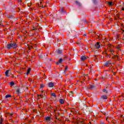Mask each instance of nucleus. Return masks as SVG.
Instances as JSON below:
<instances>
[{"mask_svg":"<svg viewBox=\"0 0 124 124\" xmlns=\"http://www.w3.org/2000/svg\"><path fill=\"white\" fill-rule=\"evenodd\" d=\"M8 97H11V95H10V94H7L5 96V98H8Z\"/></svg>","mask_w":124,"mask_h":124,"instance_id":"obj_23","label":"nucleus"},{"mask_svg":"<svg viewBox=\"0 0 124 124\" xmlns=\"http://www.w3.org/2000/svg\"><path fill=\"white\" fill-rule=\"evenodd\" d=\"M51 95L54 96V97H57V95L55 93H51Z\"/></svg>","mask_w":124,"mask_h":124,"instance_id":"obj_20","label":"nucleus"},{"mask_svg":"<svg viewBox=\"0 0 124 124\" xmlns=\"http://www.w3.org/2000/svg\"><path fill=\"white\" fill-rule=\"evenodd\" d=\"M67 69H68V68H67V66L66 67V68H65V70H64V72L65 73V71L67 70Z\"/></svg>","mask_w":124,"mask_h":124,"instance_id":"obj_30","label":"nucleus"},{"mask_svg":"<svg viewBox=\"0 0 124 124\" xmlns=\"http://www.w3.org/2000/svg\"><path fill=\"white\" fill-rule=\"evenodd\" d=\"M31 68H29L28 70H27V73L26 74L27 75H29V74L30 73V72H31Z\"/></svg>","mask_w":124,"mask_h":124,"instance_id":"obj_19","label":"nucleus"},{"mask_svg":"<svg viewBox=\"0 0 124 124\" xmlns=\"http://www.w3.org/2000/svg\"><path fill=\"white\" fill-rule=\"evenodd\" d=\"M0 26H1L2 27H3V24L2 23H0Z\"/></svg>","mask_w":124,"mask_h":124,"instance_id":"obj_37","label":"nucleus"},{"mask_svg":"<svg viewBox=\"0 0 124 124\" xmlns=\"http://www.w3.org/2000/svg\"><path fill=\"white\" fill-rule=\"evenodd\" d=\"M12 48V44H9L7 45V48L8 49H10Z\"/></svg>","mask_w":124,"mask_h":124,"instance_id":"obj_6","label":"nucleus"},{"mask_svg":"<svg viewBox=\"0 0 124 124\" xmlns=\"http://www.w3.org/2000/svg\"><path fill=\"white\" fill-rule=\"evenodd\" d=\"M59 102L61 104H63L64 103V100L62 99H60L59 100Z\"/></svg>","mask_w":124,"mask_h":124,"instance_id":"obj_13","label":"nucleus"},{"mask_svg":"<svg viewBox=\"0 0 124 124\" xmlns=\"http://www.w3.org/2000/svg\"><path fill=\"white\" fill-rule=\"evenodd\" d=\"M18 1H19V2H21L22 1V0H18Z\"/></svg>","mask_w":124,"mask_h":124,"instance_id":"obj_38","label":"nucleus"},{"mask_svg":"<svg viewBox=\"0 0 124 124\" xmlns=\"http://www.w3.org/2000/svg\"><path fill=\"white\" fill-rule=\"evenodd\" d=\"M111 63H112V61H111V60H109L105 63V65H106V66H108V64H111Z\"/></svg>","mask_w":124,"mask_h":124,"instance_id":"obj_4","label":"nucleus"},{"mask_svg":"<svg viewBox=\"0 0 124 124\" xmlns=\"http://www.w3.org/2000/svg\"><path fill=\"white\" fill-rule=\"evenodd\" d=\"M95 81H97V79H95Z\"/></svg>","mask_w":124,"mask_h":124,"instance_id":"obj_49","label":"nucleus"},{"mask_svg":"<svg viewBox=\"0 0 124 124\" xmlns=\"http://www.w3.org/2000/svg\"><path fill=\"white\" fill-rule=\"evenodd\" d=\"M33 31H37V29L33 27Z\"/></svg>","mask_w":124,"mask_h":124,"instance_id":"obj_32","label":"nucleus"},{"mask_svg":"<svg viewBox=\"0 0 124 124\" xmlns=\"http://www.w3.org/2000/svg\"><path fill=\"white\" fill-rule=\"evenodd\" d=\"M95 88V86L93 85H91L89 89H90V90H93V89H94Z\"/></svg>","mask_w":124,"mask_h":124,"instance_id":"obj_12","label":"nucleus"},{"mask_svg":"<svg viewBox=\"0 0 124 124\" xmlns=\"http://www.w3.org/2000/svg\"><path fill=\"white\" fill-rule=\"evenodd\" d=\"M2 119H1V120L0 121V124H2Z\"/></svg>","mask_w":124,"mask_h":124,"instance_id":"obj_34","label":"nucleus"},{"mask_svg":"<svg viewBox=\"0 0 124 124\" xmlns=\"http://www.w3.org/2000/svg\"><path fill=\"white\" fill-rule=\"evenodd\" d=\"M90 70H91V71H92V70H93V68L92 67L90 68Z\"/></svg>","mask_w":124,"mask_h":124,"instance_id":"obj_40","label":"nucleus"},{"mask_svg":"<svg viewBox=\"0 0 124 124\" xmlns=\"http://www.w3.org/2000/svg\"><path fill=\"white\" fill-rule=\"evenodd\" d=\"M69 95H71V96H73V94L72 92H70V93H69Z\"/></svg>","mask_w":124,"mask_h":124,"instance_id":"obj_31","label":"nucleus"},{"mask_svg":"<svg viewBox=\"0 0 124 124\" xmlns=\"http://www.w3.org/2000/svg\"><path fill=\"white\" fill-rule=\"evenodd\" d=\"M92 0L94 4H96V3H97V0Z\"/></svg>","mask_w":124,"mask_h":124,"instance_id":"obj_24","label":"nucleus"},{"mask_svg":"<svg viewBox=\"0 0 124 124\" xmlns=\"http://www.w3.org/2000/svg\"><path fill=\"white\" fill-rule=\"evenodd\" d=\"M112 59H118V56L117 55H114V56L112 57Z\"/></svg>","mask_w":124,"mask_h":124,"instance_id":"obj_27","label":"nucleus"},{"mask_svg":"<svg viewBox=\"0 0 124 124\" xmlns=\"http://www.w3.org/2000/svg\"><path fill=\"white\" fill-rule=\"evenodd\" d=\"M110 52L111 53V54H113V50H110Z\"/></svg>","mask_w":124,"mask_h":124,"instance_id":"obj_39","label":"nucleus"},{"mask_svg":"<svg viewBox=\"0 0 124 124\" xmlns=\"http://www.w3.org/2000/svg\"><path fill=\"white\" fill-rule=\"evenodd\" d=\"M55 53L57 55H62V51L60 49L56 50Z\"/></svg>","mask_w":124,"mask_h":124,"instance_id":"obj_2","label":"nucleus"},{"mask_svg":"<svg viewBox=\"0 0 124 124\" xmlns=\"http://www.w3.org/2000/svg\"><path fill=\"white\" fill-rule=\"evenodd\" d=\"M44 88V85L43 84H41V85H40V88H41V89H42V88Z\"/></svg>","mask_w":124,"mask_h":124,"instance_id":"obj_28","label":"nucleus"},{"mask_svg":"<svg viewBox=\"0 0 124 124\" xmlns=\"http://www.w3.org/2000/svg\"><path fill=\"white\" fill-rule=\"evenodd\" d=\"M108 5H109L110 6H112V5H113V2H109L108 3Z\"/></svg>","mask_w":124,"mask_h":124,"instance_id":"obj_26","label":"nucleus"},{"mask_svg":"<svg viewBox=\"0 0 124 124\" xmlns=\"http://www.w3.org/2000/svg\"><path fill=\"white\" fill-rule=\"evenodd\" d=\"M62 59L60 58L58 62H56V64L59 65L60 64V63H62Z\"/></svg>","mask_w":124,"mask_h":124,"instance_id":"obj_5","label":"nucleus"},{"mask_svg":"<svg viewBox=\"0 0 124 124\" xmlns=\"http://www.w3.org/2000/svg\"><path fill=\"white\" fill-rule=\"evenodd\" d=\"M38 96H41V97H43L42 95H38Z\"/></svg>","mask_w":124,"mask_h":124,"instance_id":"obj_36","label":"nucleus"},{"mask_svg":"<svg viewBox=\"0 0 124 124\" xmlns=\"http://www.w3.org/2000/svg\"><path fill=\"white\" fill-rule=\"evenodd\" d=\"M9 71H10L9 70L6 71V72L5 73L6 77H9V75H8V73H9Z\"/></svg>","mask_w":124,"mask_h":124,"instance_id":"obj_10","label":"nucleus"},{"mask_svg":"<svg viewBox=\"0 0 124 124\" xmlns=\"http://www.w3.org/2000/svg\"><path fill=\"white\" fill-rule=\"evenodd\" d=\"M16 93H17V94H19L20 93V88H17L16 90Z\"/></svg>","mask_w":124,"mask_h":124,"instance_id":"obj_18","label":"nucleus"},{"mask_svg":"<svg viewBox=\"0 0 124 124\" xmlns=\"http://www.w3.org/2000/svg\"><path fill=\"white\" fill-rule=\"evenodd\" d=\"M75 2H76V4H77V5H78V6H79V7H81V6H82V4H81V3H80L79 1H76Z\"/></svg>","mask_w":124,"mask_h":124,"instance_id":"obj_9","label":"nucleus"},{"mask_svg":"<svg viewBox=\"0 0 124 124\" xmlns=\"http://www.w3.org/2000/svg\"><path fill=\"white\" fill-rule=\"evenodd\" d=\"M78 44H79V43H78Z\"/></svg>","mask_w":124,"mask_h":124,"instance_id":"obj_53","label":"nucleus"},{"mask_svg":"<svg viewBox=\"0 0 124 124\" xmlns=\"http://www.w3.org/2000/svg\"><path fill=\"white\" fill-rule=\"evenodd\" d=\"M12 48H17V45L15 43L12 44Z\"/></svg>","mask_w":124,"mask_h":124,"instance_id":"obj_11","label":"nucleus"},{"mask_svg":"<svg viewBox=\"0 0 124 124\" xmlns=\"http://www.w3.org/2000/svg\"><path fill=\"white\" fill-rule=\"evenodd\" d=\"M97 35L98 37L99 38V36H98V35Z\"/></svg>","mask_w":124,"mask_h":124,"instance_id":"obj_46","label":"nucleus"},{"mask_svg":"<svg viewBox=\"0 0 124 124\" xmlns=\"http://www.w3.org/2000/svg\"><path fill=\"white\" fill-rule=\"evenodd\" d=\"M104 114L105 115H108V112H104Z\"/></svg>","mask_w":124,"mask_h":124,"instance_id":"obj_33","label":"nucleus"},{"mask_svg":"<svg viewBox=\"0 0 124 124\" xmlns=\"http://www.w3.org/2000/svg\"><path fill=\"white\" fill-rule=\"evenodd\" d=\"M103 93H108V90L105 89H104L103 90Z\"/></svg>","mask_w":124,"mask_h":124,"instance_id":"obj_21","label":"nucleus"},{"mask_svg":"<svg viewBox=\"0 0 124 124\" xmlns=\"http://www.w3.org/2000/svg\"><path fill=\"white\" fill-rule=\"evenodd\" d=\"M48 87L49 88H53L54 87V83L53 82H50L48 83Z\"/></svg>","mask_w":124,"mask_h":124,"instance_id":"obj_8","label":"nucleus"},{"mask_svg":"<svg viewBox=\"0 0 124 124\" xmlns=\"http://www.w3.org/2000/svg\"><path fill=\"white\" fill-rule=\"evenodd\" d=\"M8 18H9L11 20H12V19H13V16H8Z\"/></svg>","mask_w":124,"mask_h":124,"instance_id":"obj_22","label":"nucleus"},{"mask_svg":"<svg viewBox=\"0 0 124 124\" xmlns=\"http://www.w3.org/2000/svg\"><path fill=\"white\" fill-rule=\"evenodd\" d=\"M100 124H106L103 122H101Z\"/></svg>","mask_w":124,"mask_h":124,"instance_id":"obj_35","label":"nucleus"},{"mask_svg":"<svg viewBox=\"0 0 124 124\" xmlns=\"http://www.w3.org/2000/svg\"><path fill=\"white\" fill-rule=\"evenodd\" d=\"M86 114L87 115H90V114H91V110H90V109H87L86 111Z\"/></svg>","mask_w":124,"mask_h":124,"instance_id":"obj_15","label":"nucleus"},{"mask_svg":"<svg viewBox=\"0 0 124 124\" xmlns=\"http://www.w3.org/2000/svg\"><path fill=\"white\" fill-rule=\"evenodd\" d=\"M81 61H85V60H87V57L85 56H82L80 57Z\"/></svg>","mask_w":124,"mask_h":124,"instance_id":"obj_7","label":"nucleus"},{"mask_svg":"<svg viewBox=\"0 0 124 124\" xmlns=\"http://www.w3.org/2000/svg\"><path fill=\"white\" fill-rule=\"evenodd\" d=\"M122 118H124V115H122Z\"/></svg>","mask_w":124,"mask_h":124,"instance_id":"obj_45","label":"nucleus"},{"mask_svg":"<svg viewBox=\"0 0 124 124\" xmlns=\"http://www.w3.org/2000/svg\"><path fill=\"white\" fill-rule=\"evenodd\" d=\"M83 36H87V34H83Z\"/></svg>","mask_w":124,"mask_h":124,"instance_id":"obj_41","label":"nucleus"},{"mask_svg":"<svg viewBox=\"0 0 124 124\" xmlns=\"http://www.w3.org/2000/svg\"><path fill=\"white\" fill-rule=\"evenodd\" d=\"M123 31L124 32V30H123Z\"/></svg>","mask_w":124,"mask_h":124,"instance_id":"obj_55","label":"nucleus"},{"mask_svg":"<svg viewBox=\"0 0 124 124\" xmlns=\"http://www.w3.org/2000/svg\"><path fill=\"white\" fill-rule=\"evenodd\" d=\"M83 22H84V23H85L86 24H87V20H86V19H83Z\"/></svg>","mask_w":124,"mask_h":124,"instance_id":"obj_29","label":"nucleus"},{"mask_svg":"<svg viewBox=\"0 0 124 124\" xmlns=\"http://www.w3.org/2000/svg\"><path fill=\"white\" fill-rule=\"evenodd\" d=\"M12 115H13V113L11 114V116H12Z\"/></svg>","mask_w":124,"mask_h":124,"instance_id":"obj_43","label":"nucleus"},{"mask_svg":"<svg viewBox=\"0 0 124 124\" xmlns=\"http://www.w3.org/2000/svg\"><path fill=\"white\" fill-rule=\"evenodd\" d=\"M94 47L96 49H99V48H100V45H99V43H96L94 45Z\"/></svg>","mask_w":124,"mask_h":124,"instance_id":"obj_3","label":"nucleus"},{"mask_svg":"<svg viewBox=\"0 0 124 124\" xmlns=\"http://www.w3.org/2000/svg\"><path fill=\"white\" fill-rule=\"evenodd\" d=\"M85 76H89V75L88 74H86V75H85Z\"/></svg>","mask_w":124,"mask_h":124,"instance_id":"obj_42","label":"nucleus"},{"mask_svg":"<svg viewBox=\"0 0 124 124\" xmlns=\"http://www.w3.org/2000/svg\"><path fill=\"white\" fill-rule=\"evenodd\" d=\"M45 120H46V121H47L48 122H49V121H50L51 120V117L47 116L45 118Z\"/></svg>","mask_w":124,"mask_h":124,"instance_id":"obj_14","label":"nucleus"},{"mask_svg":"<svg viewBox=\"0 0 124 124\" xmlns=\"http://www.w3.org/2000/svg\"><path fill=\"white\" fill-rule=\"evenodd\" d=\"M61 114L60 113V112L58 113V115H60Z\"/></svg>","mask_w":124,"mask_h":124,"instance_id":"obj_48","label":"nucleus"},{"mask_svg":"<svg viewBox=\"0 0 124 124\" xmlns=\"http://www.w3.org/2000/svg\"><path fill=\"white\" fill-rule=\"evenodd\" d=\"M123 40H124V39H123Z\"/></svg>","mask_w":124,"mask_h":124,"instance_id":"obj_54","label":"nucleus"},{"mask_svg":"<svg viewBox=\"0 0 124 124\" xmlns=\"http://www.w3.org/2000/svg\"><path fill=\"white\" fill-rule=\"evenodd\" d=\"M107 119H108V117L107 118V119H106L107 120Z\"/></svg>","mask_w":124,"mask_h":124,"instance_id":"obj_52","label":"nucleus"},{"mask_svg":"<svg viewBox=\"0 0 124 124\" xmlns=\"http://www.w3.org/2000/svg\"><path fill=\"white\" fill-rule=\"evenodd\" d=\"M50 61H52V59H50Z\"/></svg>","mask_w":124,"mask_h":124,"instance_id":"obj_50","label":"nucleus"},{"mask_svg":"<svg viewBox=\"0 0 124 124\" xmlns=\"http://www.w3.org/2000/svg\"><path fill=\"white\" fill-rule=\"evenodd\" d=\"M115 74H116V73H113V75H115Z\"/></svg>","mask_w":124,"mask_h":124,"instance_id":"obj_44","label":"nucleus"},{"mask_svg":"<svg viewBox=\"0 0 124 124\" xmlns=\"http://www.w3.org/2000/svg\"><path fill=\"white\" fill-rule=\"evenodd\" d=\"M101 98H103V99H107V96L106 95H103L101 96Z\"/></svg>","mask_w":124,"mask_h":124,"instance_id":"obj_16","label":"nucleus"},{"mask_svg":"<svg viewBox=\"0 0 124 124\" xmlns=\"http://www.w3.org/2000/svg\"><path fill=\"white\" fill-rule=\"evenodd\" d=\"M101 113H103V114L104 113V112H103V111H101Z\"/></svg>","mask_w":124,"mask_h":124,"instance_id":"obj_47","label":"nucleus"},{"mask_svg":"<svg viewBox=\"0 0 124 124\" xmlns=\"http://www.w3.org/2000/svg\"><path fill=\"white\" fill-rule=\"evenodd\" d=\"M39 56L40 57V59H42L43 60H46V59H47V54H40Z\"/></svg>","mask_w":124,"mask_h":124,"instance_id":"obj_1","label":"nucleus"},{"mask_svg":"<svg viewBox=\"0 0 124 124\" xmlns=\"http://www.w3.org/2000/svg\"><path fill=\"white\" fill-rule=\"evenodd\" d=\"M65 12H66V11H64L63 9L61 8V14H64Z\"/></svg>","mask_w":124,"mask_h":124,"instance_id":"obj_17","label":"nucleus"},{"mask_svg":"<svg viewBox=\"0 0 124 124\" xmlns=\"http://www.w3.org/2000/svg\"><path fill=\"white\" fill-rule=\"evenodd\" d=\"M54 112H56V110H54Z\"/></svg>","mask_w":124,"mask_h":124,"instance_id":"obj_51","label":"nucleus"},{"mask_svg":"<svg viewBox=\"0 0 124 124\" xmlns=\"http://www.w3.org/2000/svg\"><path fill=\"white\" fill-rule=\"evenodd\" d=\"M10 84L11 86H14V85H15V83L14 82H10Z\"/></svg>","mask_w":124,"mask_h":124,"instance_id":"obj_25","label":"nucleus"}]
</instances>
